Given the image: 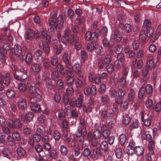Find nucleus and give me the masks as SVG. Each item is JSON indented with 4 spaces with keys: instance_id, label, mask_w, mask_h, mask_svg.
Wrapping results in <instances>:
<instances>
[{
    "instance_id": "obj_61",
    "label": "nucleus",
    "mask_w": 161,
    "mask_h": 161,
    "mask_svg": "<svg viewBox=\"0 0 161 161\" xmlns=\"http://www.w3.org/2000/svg\"><path fill=\"white\" fill-rule=\"evenodd\" d=\"M56 68L57 69H59L60 73L62 75L65 74L66 72L65 71H63L64 68L61 64H58L56 66Z\"/></svg>"
},
{
    "instance_id": "obj_11",
    "label": "nucleus",
    "mask_w": 161,
    "mask_h": 161,
    "mask_svg": "<svg viewBox=\"0 0 161 161\" xmlns=\"http://www.w3.org/2000/svg\"><path fill=\"white\" fill-rule=\"evenodd\" d=\"M52 44L53 48L56 50V53L60 54L62 50V47L60 45L59 42L57 40H55L53 42Z\"/></svg>"
},
{
    "instance_id": "obj_60",
    "label": "nucleus",
    "mask_w": 161,
    "mask_h": 161,
    "mask_svg": "<svg viewBox=\"0 0 161 161\" xmlns=\"http://www.w3.org/2000/svg\"><path fill=\"white\" fill-rule=\"evenodd\" d=\"M39 66V64H33L31 66L32 70L35 72H38L40 69Z\"/></svg>"
},
{
    "instance_id": "obj_31",
    "label": "nucleus",
    "mask_w": 161,
    "mask_h": 161,
    "mask_svg": "<svg viewBox=\"0 0 161 161\" xmlns=\"http://www.w3.org/2000/svg\"><path fill=\"white\" fill-rule=\"evenodd\" d=\"M126 153L128 155H131L132 154L135 153V147L131 146L129 145L127 147L126 150Z\"/></svg>"
},
{
    "instance_id": "obj_17",
    "label": "nucleus",
    "mask_w": 161,
    "mask_h": 161,
    "mask_svg": "<svg viewBox=\"0 0 161 161\" xmlns=\"http://www.w3.org/2000/svg\"><path fill=\"white\" fill-rule=\"evenodd\" d=\"M68 76L67 80V82L70 84H72L74 81V78L73 77V69L69 68L68 69Z\"/></svg>"
},
{
    "instance_id": "obj_38",
    "label": "nucleus",
    "mask_w": 161,
    "mask_h": 161,
    "mask_svg": "<svg viewBox=\"0 0 161 161\" xmlns=\"http://www.w3.org/2000/svg\"><path fill=\"white\" fill-rule=\"evenodd\" d=\"M130 120L129 116L127 114H125L123 117V124L126 125L129 124Z\"/></svg>"
},
{
    "instance_id": "obj_22",
    "label": "nucleus",
    "mask_w": 161,
    "mask_h": 161,
    "mask_svg": "<svg viewBox=\"0 0 161 161\" xmlns=\"http://www.w3.org/2000/svg\"><path fill=\"white\" fill-rule=\"evenodd\" d=\"M15 55L18 57L21 55L22 53L21 47L18 44H16L13 48Z\"/></svg>"
},
{
    "instance_id": "obj_24",
    "label": "nucleus",
    "mask_w": 161,
    "mask_h": 161,
    "mask_svg": "<svg viewBox=\"0 0 161 161\" xmlns=\"http://www.w3.org/2000/svg\"><path fill=\"white\" fill-rule=\"evenodd\" d=\"M33 116L34 115L32 113L29 112L26 114L25 118L24 117L21 116V120L22 121L27 120L30 121L32 119Z\"/></svg>"
},
{
    "instance_id": "obj_48",
    "label": "nucleus",
    "mask_w": 161,
    "mask_h": 161,
    "mask_svg": "<svg viewBox=\"0 0 161 161\" xmlns=\"http://www.w3.org/2000/svg\"><path fill=\"white\" fill-rule=\"evenodd\" d=\"M10 45L8 42H5L3 43L2 47L0 49H3V50L6 51L7 52L10 49Z\"/></svg>"
},
{
    "instance_id": "obj_44",
    "label": "nucleus",
    "mask_w": 161,
    "mask_h": 161,
    "mask_svg": "<svg viewBox=\"0 0 161 161\" xmlns=\"http://www.w3.org/2000/svg\"><path fill=\"white\" fill-rule=\"evenodd\" d=\"M117 93H118V97L120 98H122L125 96V91L123 88H120L118 89Z\"/></svg>"
},
{
    "instance_id": "obj_20",
    "label": "nucleus",
    "mask_w": 161,
    "mask_h": 161,
    "mask_svg": "<svg viewBox=\"0 0 161 161\" xmlns=\"http://www.w3.org/2000/svg\"><path fill=\"white\" fill-rule=\"evenodd\" d=\"M100 114L102 118H104L107 117L108 119L112 118L113 116V114L112 113L107 114V112L106 110L104 109H103L100 111Z\"/></svg>"
},
{
    "instance_id": "obj_40",
    "label": "nucleus",
    "mask_w": 161,
    "mask_h": 161,
    "mask_svg": "<svg viewBox=\"0 0 161 161\" xmlns=\"http://www.w3.org/2000/svg\"><path fill=\"white\" fill-rule=\"evenodd\" d=\"M148 147L149 153L151 154H153V149L154 147V144L153 141L149 142Z\"/></svg>"
},
{
    "instance_id": "obj_1",
    "label": "nucleus",
    "mask_w": 161,
    "mask_h": 161,
    "mask_svg": "<svg viewBox=\"0 0 161 161\" xmlns=\"http://www.w3.org/2000/svg\"><path fill=\"white\" fill-rule=\"evenodd\" d=\"M57 15L55 11H53L51 13L50 18L49 21L50 26V28L48 29L49 32H53L57 28L61 29L63 27L64 20L63 16L59 15L56 19L55 17Z\"/></svg>"
},
{
    "instance_id": "obj_10",
    "label": "nucleus",
    "mask_w": 161,
    "mask_h": 161,
    "mask_svg": "<svg viewBox=\"0 0 161 161\" xmlns=\"http://www.w3.org/2000/svg\"><path fill=\"white\" fill-rule=\"evenodd\" d=\"M101 155V151L99 149H93L92 153L90 155V157L94 160L98 158Z\"/></svg>"
},
{
    "instance_id": "obj_59",
    "label": "nucleus",
    "mask_w": 161,
    "mask_h": 161,
    "mask_svg": "<svg viewBox=\"0 0 161 161\" xmlns=\"http://www.w3.org/2000/svg\"><path fill=\"white\" fill-rule=\"evenodd\" d=\"M154 32V30L153 27L147 28V34L148 37H150Z\"/></svg>"
},
{
    "instance_id": "obj_2",
    "label": "nucleus",
    "mask_w": 161,
    "mask_h": 161,
    "mask_svg": "<svg viewBox=\"0 0 161 161\" xmlns=\"http://www.w3.org/2000/svg\"><path fill=\"white\" fill-rule=\"evenodd\" d=\"M36 84L35 86H31L29 89V93L31 97L35 101L40 102V81L39 78H36Z\"/></svg>"
},
{
    "instance_id": "obj_26",
    "label": "nucleus",
    "mask_w": 161,
    "mask_h": 161,
    "mask_svg": "<svg viewBox=\"0 0 161 161\" xmlns=\"http://www.w3.org/2000/svg\"><path fill=\"white\" fill-rule=\"evenodd\" d=\"M7 54L6 51L0 49V60L2 62H4L5 61Z\"/></svg>"
},
{
    "instance_id": "obj_34",
    "label": "nucleus",
    "mask_w": 161,
    "mask_h": 161,
    "mask_svg": "<svg viewBox=\"0 0 161 161\" xmlns=\"http://www.w3.org/2000/svg\"><path fill=\"white\" fill-rule=\"evenodd\" d=\"M101 102L104 104H107L110 101L109 97L107 95H103L101 97Z\"/></svg>"
},
{
    "instance_id": "obj_14",
    "label": "nucleus",
    "mask_w": 161,
    "mask_h": 161,
    "mask_svg": "<svg viewBox=\"0 0 161 161\" xmlns=\"http://www.w3.org/2000/svg\"><path fill=\"white\" fill-rule=\"evenodd\" d=\"M41 36L46 42L48 43L50 42L51 37L47 35L46 31L44 29H42L41 30Z\"/></svg>"
},
{
    "instance_id": "obj_58",
    "label": "nucleus",
    "mask_w": 161,
    "mask_h": 161,
    "mask_svg": "<svg viewBox=\"0 0 161 161\" xmlns=\"http://www.w3.org/2000/svg\"><path fill=\"white\" fill-rule=\"evenodd\" d=\"M32 55L31 53H28L25 57V62L27 64H30L32 61Z\"/></svg>"
},
{
    "instance_id": "obj_46",
    "label": "nucleus",
    "mask_w": 161,
    "mask_h": 161,
    "mask_svg": "<svg viewBox=\"0 0 161 161\" xmlns=\"http://www.w3.org/2000/svg\"><path fill=\"white\" fill-rule=\"evenodd\" d=\"M60 152L63 155H66L68 153V149L64 145H61L60 147Z\"/></svg>"
},
{
    "instance_id": "obj_53",
    "label": "nucleus",
    "mask_w": 161,
    "mask_h": 161,
    "mask_svg": "<svg viewBox=\"0 0 161 161\" xmlns=\"http://www.w3.org/2000/svg\"><path fill=\"white\" fill-rule=\"evenodd\" d=\"M145 88L142 87L139 90L138 92V97L140 99H142L144 97L145 94Z\"/></svg>"
},
{
    "instance_id": "obj_35",
    "label": "nucleus",
    "mask_w": 161,
    "mask_h": 161,
    "mask_svg": "<svg viewBox=\"0 0 161 161\" xmlns=\"http://www.w3.org/2000/svg\"><path fill=\"white\" fill-rule=\"evenodd\" d=\"M145 90L146 94L148 95L151 94L153 91V87L151 85L148 84L145 88Z\"/></svg>"
},
{
    "instance_id": "obj_19",
    "label": "nucleus",
    "mask_w": 161,
    "mask_h": 161,
    "mask_svg": "<svg viewBox=\"0 0 161 161\" xmlns=\"http://www.w3.org/2000/svg\"><path fill=\"white\" fill-rule=\"evenodd\" d=\"M18 105L19 108L21 109H24L27 106L25 100L24 98H20L18 101Z\"/></svg>"
},
{
    "instance_id": "obj_50",
    "label": "nucleus",
    "mask_w": 161,
    "mask_h": 161,
    "mask_svg": "<svg viewBox=\"0 0 161 161\" xmlns=\"http://www.w3.org/2000/svg\"><path fill=\"white\" fill-rule=\"evenodd\" d=\"M92 33L90 31H87L85 36V40L87 41H91L92 42L93 41L94 38H91Z\"/></svg>"
},
{
    "instance_id": "obj_36",
    "label": "nucleus",
    "mask_w": 161,
    "mask_h": 161,
    "mask_svg": "<svg viewBox=\"0 0 161 161\" xmlns=\"http://www.w3.org/2000/svg\"><path fill=\"white\" fill-rule=\"evenodd\" d=\"M35 150L38 153V156H37L35 157V159L36 161H40V145L39 144H37L35 147Z\"/></svg>"
},
{
    "instance_id": "obj_49",
    "label": "nucleus",
    "mask_w": 161,
    "mask_h": 161,
    "mask_svg": "<svg viewBox=\"0 0 161 161\" xmlns=\"http://www.w3.org/2000/svg\"><path fill=\"white\" fill-rule=\"evenodd\" d=\"M147 62V67H148L149 69H151L154 66V62L153 60L151 59L148 58Z\"/></svg>"
},
{
    "instance_id": "obj_63",
    "label": "nucleus",
    "mask_w": 161,
    "mask_h": 161,
    "mask_svg": "<svg viewBox=\"0 0 161 161\" xmlns=\"http://www.w3.org/2000/svg\"><path fill=\"white\" fill-rule=\"evenodd\" d=\"M139 38L143 42H144L146 41L147 38L144 31H142L140 32Z\"/></svg>"
},
{
    "instance_id": "obj_18",
    "label": "nucleus",
    "mask_w": 161,
    "mask_h": 161,
    "mask_svg": "<svg viewBox=\"0 0 161 161\" xmlns=\"http://www.w3.org/2000/svg\"><path fill=\"white\" fill-rule=\"evenodd\" d=\"M144 149L142 146H137L135 147V153L137 156H141L144 153Z\"/></svg>"
},
{
    "instance_id": "obj_8",
    "label": "nucleus",
    "mask_w": 161,
    "mask_h": 161,
    "mask_svg": "<svg viewBox=\"0 0 161 161\" xmlns=\"http://www.w3.org/2000/svg\"><path fill=\"white\" fill-rule=\"evenodd\" d=\"M70 34V31L69 29L67 28L64 31V35L63 36L61 39V42L63 44H66L67 43L69 42V38L68 37L69 36Z\"/></svg>"
},
{
    "instance_id": "obj_15",
    "label": "nucleus",
    "mask_w": 161,
    "mask_h": 161,
    "mask_svg": "<svg viewBox=\"0 0 161 161\" xmlns=\"http://www.w3.org/2000/svg\"><path fill=\"white\" fill-rule=\"evenodd\" d=\"M51 148V146L49 142L44 143L43 145V149L41 148V155L44 154V153H49V152Z\"/></svg>"
},
{
    "instance_id": "obj_45",
    "label": "nucleus",
    "mask_w": 161,
    "mask_h": 161,
    "mask_svg": "<svg viewBox=\"0 0 161 161\" xmlns=\"http://www.w3.org/2000/svg\"><path fill=\"white\" fill-rule=\"evenodd\" d=\"M128 103L127 101H124L120 104V108L122 111L126 110L128 108Z\"/></svg>"
},
{
    "instance_id": "obj_12",
    "label": "nucleus",
    "mask_w": 161,
    "mask_h": 161,
    "mask_svg": "<svg viewBox=\"0 0 161 161\" xmlns=\"http://www.w3.org/2000/svg\"><path fill=\"white\" fill-rule=\"evenodd\" d=\"M20 73L22 74L23 75H20V76L17 75L16 74H14V78L17 80H21L25 79L26 77L27 72L23 69H19Z\"/></svg>"
},
{
    "instance_id": "obj_52",
    "label": "nucleus",
    "mask_w": 161,
    "mask_h": 161,
    "mask_svg": "<svg viewBox=\"0 0 161 161\" xmlns=\"http://www.w3.org/2000/svg\"><path fill=\"white\" fill-rule=\"evenodd\" d=\"M120 86L122 87H124L126 85V78L122 77L119 80Z\"/></svg>"
},
{
    "instance_id": "obj_13",
    "label": "nucleus",
    "mask_w": 161,
    "mask_h": 161,
    "mask_svg": "<svg viewBox=\"0 0 161 161\" xmlns=\"http://www.w3.org/2000/svg\"><path fill=\"white\" fill-rule=\"evenodd\" d=\"M43 157H45L46 158H51L52 159H56L57 157V155L56 151L55 150H52L51 152L49 153H44V154H42Z\"/></svg>"
},
{
    "instance_id": "obj_6",
    "label": "nucleus",
    "mask_w": 161,
    "mask_h": 161,
    "mask_svg": "<svg viewBox=\"0 0 161 161\" xmlns=\"http://www.w3.org/2000/svg\"><path fill=\"white\" fill-rule=\"evenodd\" d=\"M87 133V130L86 126H79L76 131V135L77 137H80L86 136Z\"/></svg>"
},
{
    "instance_id": "obj_56",
    "label": "nucleus",
    "mask_w": 161,
    "mask_h": 161,
    "mask_svg": "<svg viewBox=\"0 0 161 161\" xmlns=\"http://www.w3.org/2000/svg\"><path fill=\"white\" fill-rule=\"evenodd\" d=\"M123 50V48L121 45H117L115 48L114 52L115 53L119 54L121 53Z\"/></svg>"
},
{
    "instance_id": "obj_25",
    "label": "nucleus",
    "mask_w": 161,
    "mask_h": 161,
    "mask_svg": "<svg viewBox=\"0 0 161 161\" xmlns=\"http://www.w3.org/2000/svg\"><path fill=\"white\" fill-rule=\"evenodd\" d=\"M87 103L88 107L86 110V112L87 113L91 112L93 107V99L90 97L88 99V102Z\"/></svg>"
},
{
    "instance_id": "obj_16",
    "label": "nucleus",
    "mask_w": 161,
    "mask_h": 161,
    "mask_svg": "<svg viewBox=\"0 0 161 161\" xmlns=\"http://www.w3.org/2000/svg\"><path fill=\"white\" fill-rule=\"evenodd\" d=\"M70 58L68 53H65L63 57V61L66 64V67L69 69V67L71 64V62L70 61Z\"/></svg>"
},
{
    "instance_id": "obj_62",
    "label": "nucleus",
    "mask_w": 161,
    "mask_h": 161,
    "mask_svg": "<svg viewBox=\"0 0 161 161\" xmlns=\"http://www.w3.org/2000/svg\"><path fill=\"white\" fill-rule=\"evenodd\" d=\"M65 117V114L63 110H60L58 112V118L60 120H62Z\"/></svg>"
},
{
    "instance_id": "obj_37",
    "label": "nucleus",
    "mask_w": 161,
    "mask_h": 161,
    "mask_svg": "<svg viewBox=\"0 0 161 161\" xmlns=\"http://www.w3.org/2000/svg\"><path fill=\"white\" fill-rule=\"evenodd\" d=\"M15 94L14 92L11 89H8L6 92V95L7 97L11 98L14 97Z\"/></svg>"
},
{
    "instance_id": "obj_27",
    "label": "nucleus",
    "mask_w": 161,
    "mask_h": 161,
    "mask_svg": "<svg viewBox=\"0 0 161 161\" xmlns=\"http://www.w3.org/2000/svg\"><path fill=\"white\" fill-rule=\"evenodd\" d=\"M84 100V97L82 95H80L76 100V106L78 108L80 107Z\"/></svg>"
},
{
    "instance_id": "obj_39",
    "label": "nucleus",
    "mask_w": 161,
    "mask_h": 161,
    "mask_svg": "<svg viewBox=\"0 0 161 161\" xmlns=\"http://www.w3.org/2000/svg\"><path fill=\"white\" fill-rule=\"evenodd\" d=\"M126 137L125 134H122L119 136V142L122 145H124L126 141Z\"/></svg>"
},
{
    "instance_id": "obj_3",
    "label": "nucleus",
    "mask_w": 161,
    "mask_h": 161,
    "mask_svg": "<svg viewBox=\"0 0 161 161\" xmlns=\"http://www.w3.org/2000/svg\"><path fill=\"white\" fill-rule=\"evenodd\" d=\"M7 122V125L11 128L17 129L20 128L22 127L21 123L20 122L19 120L18 119L13 120L8 119Z\"/></svg>"
},
{
    "instance_id": "obj_42",
    "label": "nucleus",
    "mask_w": 161,
    "mask_h": 161,
    "mask_svg": "<svg viewBox=\"0 0 161 161\" xmlns=\"http://www.w3.org/2000/svg\"><path fill=\"white\" fill-rule=\"evenodd\" d=\"M69 41L71 43L74 42L75 44L79 42L78 37L76 35L71 36V37L69 38Z\"/></svg>"
},
{
    "instance_id": "obj_33",
    "label": "nucleus",
    "mask_w": 161,
    "mask_h": 161,
    "mask_svg": "<svg viewBox=\"0 0 161 161\" xmlns=\"http://www.w3.org/2000/svg\"><path fill=\"white\" fill-rule=\"evenodd\" d=\"M135 92L134 90L131 89L128 94V100L130 102H133L135 99Z\"/></svg>"
},
{
    "instance_id": "obj_47",
    "label": "nucleus",
    "mask_w": 161,
    "mask_h": 161,
    "mask_svg": "<svg viewBox=\"0 0 161 161\" xmlns=\"http://www.w3.org/2000/svg\"><path fill=\"white\" fill-rule=\"evenodd\" d=\"M101 136V133L99 130L97 129L95 130L93 133V137L94 139H97L99 138Z\"/></svg>"
},
{
    "instance_id": "obj_5",
    "label": "nucleus",
    "mask_w": 161,
    "mask_h": 161,
    "mask_svg": "<svg viewBox=\"0 0 161 161\" xmlns=\"http://www.w3.org/2000/svg\"><path fill=\"white\" fill-rule=\"evenodd\" d=\"M74 71L77 74L78 76L80 78L83 77V75L81 71V65L78 62L75 63L72 68Z\"/></svg>"
},
{
    "instance_id": "obj_64",
    "label": "nucleus",
    "mask_w": 161,
    "mask_h": 161,
    "mask_svg": "<svg viewBox=\"0 0 161 161\" xmlns=\"http://www.w3.org/2000/svg\"><path fill=\"white\" fill-rule=\"evenodd\" d=\"M154 110L156 112H159L161 110V100L156 103Z\"/></svg>"
},
{
    "instance_id": "obj_21",
    "label": "nucleus",
    "mask_w": 161,
    "mask_h": 161,
    "mask_svg": "<svg viewBox=\"0 0 161 161\" xmlns=\"http://www.w3.org/2000/svg\"><path fill=\"white\" fill-rule=\"evenodd\" d=\"M30 107L31 110L36 112H39L40 109V106L39 104L33 102H31L30 103Z\"/></svg>"
},
{
    "instance_id": "obj_54",
    "label": "nucleus",
    "mask_w": 161,
    "mask_h": 161,
    "mask_svg": "<svg viewBox=\"0 0 161 161\" xmlns=\"http://www.w3.org/2000/svg\"><path fill=\"white\" fill-rule=\"evenodd\" d=\"M142 137L144 139L146 138L148 142L153 141L152 140V137L151 135L149 134H145L142 133Z\"/></svg>"
},
{
    "instance_id": "obj_51",
    "label": "nucleus",
    "mask_w": 161,
    "mask_h": 161,
    "mask_svg": "<svg viewBox=\"0 0 161 161\" xmlns=\"http://www.w3.org/2000/svg\"><path fill=\"white\" fill-rule=\"evenodd\" d=\"M115 154L116 157L119 159L120 158L122 155V150L121 148H117L115 152Z\"/></svg>"
},
{
    "instance_id": "obj_32",
    "label": "nucleus",
    "mask_w": 161,
    "mask_h": 161,
    "mask_svg": "<svg viewBox=\"0 0 161 161\" xmlns=\"http://www.w3.org/2000/svg\"><path fill=\"white\" fill-rule=\"evenodd\" d=\"M100 147L105 152H106L108 150V144L106 141H103L100 144Z\"/></svg>"
},
{
    "instance_id": "obj_55",
    "label": "nucleus",
    "mask_w": 161,
    "mask_h": 161,
    "mask_svg": "<svg viewBox=\"0 0 161 161\" xmlns=\"http://www.w3.org/2000/svg\"><path fill=\"white\" fill-rule=\"evenodd\" d=\"M51 77L55 81L57 80L58 78V73L56 71H53L51 74Z\"/></svg>"
},
{
    "instance_id": "obj_43",
    "label": "nucleus",
    "mask_w": 161,
    "mask_h": 161,
    "mask_svg": "<svg viewBox=\"0 0 161 161\" xmlns=\"http://www.w3.org/2000/svg\"><path fill=\"white\" fill-rule=\"evenodd\" d=\"M112 60V57L109 54L106 55L103 58V61L106 64H109L111 62Z\"/></svg>"
},
{
    "instance_id": "obj_28",
    "label": "nucleus",
    "mask_w": 161,
    "mask_h": 161,
    "mask_svg": "<svg viewBox=\"0 0 161 161\" xmlns=\"http://www.w3.org/2000/svg\"><path fill=\"white\" fill-rule=\"evenodd\" d=\"M40 128H38L36 130V133L33 135L34 141L37 142L40 141Z\"/></svg>"
},
{
    "instance_id": "obj_30",
    "label": "nucleus",
    "mask_w": 161,
    "mask_h": 161,
    "mask_svg": "<svg viewBox=\"0 0 161 161\" xmlns=\"http://www.w3.org/2000/svg\"><path fill=\"white\" fill-rule=\"evenodd\" d=\"M114 37L117 42L120 41L121 39V35L117 29H116L114 31Z\"/></svg>"
},
{
    "instance_id": "obj_41",
    "label": "nucleus",
    "mask_w": 161,
    "mask_h": 161,
    "mask_svg": "<svg viewBox=\"0 0 161 161\" xmlns=\"http://www.w3.org/2000/svg\"><path fill=\"white\" fill-rule=\"evenodd\" d=\"M33 36V31L31 29H28L27 31L25 32V37L26 40H29L30 38Z\"/></svg>"
},
{
    "instance_id": "obj_29",
    "label": "nucleus",
    "mask_w": 161,
    "mask_h": 161,
    "mask_svg": "<svg viewBox=\"0 0 161 161\" xmlns=\"http://www.w3.org/2000/svg\"><path fill=\"white\" fill-rule=\"evenodd\" d=\"M80 54L81 57L80 62L81 63H83L87 60L88 56L86 52L84 50L81 51Z\"/></svg>"
},
{
    "instance_id": "obj_23",
    "label": "nucleus",
    "mask_w": 161,
    "mask_h": 161,
    "mask_svg": "<svg viewBox=\"0 0 161 161\" xmlns=\"http://www.w3.org/2000/svg\"><path fill=\"white\" fill-rule=\"evenodd\" d=\"M27 82L22 81L19 83L18 88L19 90L21 92H24L27 89Z\"/></svg>"
},
{
    "instance_id": "obj_7",
    "label": "nucleus",
    "mask_w": 161,
    "mask_h": 161,
    "mask_svg": "<svg viewBox=\"0 0 161 161\" xmlns=\"http://www.w3.org/2000/svg\"><path fill=\"white\" fill-rule=\"evenodd\" d=\"M84 94L86 95H88L90 94L92 95H94L97 93V89L95 86L92 85L90 88L89 86L86 87L84 91Z\"/></svg>"
},
{
    "instance_id": "obj_9",
    "label": "nucleus",
    "mask_w": 161,
    "mask_h": 161,
    "mask_svg": "<svg viewBox=\"0 0 161 161\" xmlns=\"http://www.w3.org/2000/svg\"><path fill=\"white\" fill-rule=\"evenodd\" d=\"M48 75V73L47 72H44L42 74V78L46 81V85L47 88L51 90L53 88V86L51 80L49 79Z\"/></svg>"
},
{
    "instance_id": "obj_4",
    "label": "nucleus",
    "mask_w": 161,
    "mask_h": 161,
    "mask_svg": "<svg viewBox=\"0 0 161 161\" xmlns=\"http://www.w3.org/2000/svg\"><path fill=\"white\" fill-rule=\"evenodd\" d=\"M148 113L142 111L141 113V117L142 121L145 125L147 126H149L151 124V118L148 117Z\"/></svg>"
},
{
    "instance_id": "obj_57",
    "label": "nucleus",
    "mask_w": 161,
    "mask_h": 161,
    "mask_svg": "<svg viewBox=\"0 0 161 161\" xmlns=\"http://www.w3.org/2000/svg\"><path fill=\"white\" fill-rule=\"evenodd\" d=\"M17 153L19 157L24 156L25 154V150L21 147L18 148L17 150Z\"/></svg>"
}]
</instances>
